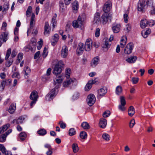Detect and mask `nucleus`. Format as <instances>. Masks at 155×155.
I'll use <instances>...</instances> for the list:
<instances>
[{
  "label": "nucleus",
  "instance_id": "obj_1",
  "mask_svg": "<svg viewBox=\"0 0 155 155\" xmlns=\"http://www.w3.org/2000/svg\"><path fill=\"white\" fill-rule=\"evenodd\" d=\"M64 66L63 62L62 61H60L58 63L55 65L53 71V73L56 76L60 74Z\"/></svg>",
  "mask_w": 155,
  "mask_h": 155
},
{
  "label": "nucleus",
  "instance_id": "obj_2",
  "mask_svg": "<svg viewBox=\"0 0 155 155\" xmlns=\"http://www.w3.org/2000/svg\"><path fill=\"white\" fill-rule=\"evenodd\" d=\"M112 18L111 16L109 14L104 13L101 17V23L103 25H105L108 22H110Z\"/></svg>",
  "mask_w": 155,
  "mask_h": 155
},
{
  "label": "nucleus",
  "instance_id": "obj_3",
  "mask_svg": "<svg viewBox=\"0 0 155 155\" xmlns=\"http://www.w3.org/2000/svg\"><path fill=\"white\" fill-rule=\"evenodd\" d=\"M38 97V96L37 91H33L31 93L30 96V99L32 100L30 104L31 108L36 103V101L37 100Z\"/></svg>",
  "mask_w": 155,
  "mask_h": 155
},
{
  "label": "nucleus",
  "instance_id": "obj_4",
  "mask_svg": "<svg viewBox=\"0 0 155 155\" xmlns=\"http://www.w3.org/2000/svg\"><path fill=\"white\" fill-rule=\"evenodd\" d=\"M95 101L96 98L94 94H91L87 96V102L89 106H92L95 103Z\"/></svg>",
  "mask_w": 155,
  "mask_h": 155
},
{
  "label": "nucleus",
  "instance_id": "obj_5",
  "mask_svg": "<svg viewBox=\"0 0 155 155\" xmlns=\"http://www.w3.org/2000/svg\"><path fill=\"white\" fill-rule=\"evenodd\" d=\"M83 21L82 20L81 18L79 16L77 20L73 21L72 26L75 28L81 27L83 26Z\"/></svg>",
  "mask_w": 155,
  "mask_h": 155
},
{
  "label": "nucleus",
  "instance_id": "obj_6",
  "mask_svg": "<svg viewBox=\"0 0 155 155\" xmlns=\"http://www.w3.org/2000/svg\"><path fill=\"white\" fill-rule=\"evenodd\" d=\"M120 104L118 106V109L122 111H123L126 109L125 105L126 104V101L125 99V97L124 96L120 97Z\"/></svg>",
  "mask_w": 155,
  "mask_h": 155
},
{
  "label": "nucleus",
  "instance_id": "obj_7",
  "mask_svg": "<svg viewBox=\"0 0 155 155\" xmlns=\"http://www.w3.org/2000/svg\"><path fill=\"white\" fill-rule=\"evenodd\" d=\"M133 48V44L132 42L129 43L127 45L124 49V53L127 54H130L132 52Z\"/></svg>",
  "mask_w": 155,
  "mask_h": 155
},
{
  "label": "nucleus",
  "instance_id": "obj_8",
  "mask_svg": "<svg viewBox=\"0 0 155 155\" xmlns=\"http://www.w3.org/2000/svg\"><path fill=\"white\" fill-rule=\"evenodd\" d=\"M112 3L110 1L106 2L104 4L103 7V10L104 13H107L110 11L111 8Z\"/></svg>",
  "mask_w": 155,
  "mask_h": 155
},
{
  "label": "nucleus",
  "instance_id": "obj_9",
  "mask_svg": "<svg viewBox=\"0 0 155 155\" xmlns=\"http://www.w3.org/2000/svg\"><path fill=\"white\" fill-rule=\"evenodd\" d=\"M35 15L34 13H32L31 19L30 28L28 29L27 31V36L28 35V33H30L31 32V29H33L35 25Z\"/></svg>",
  "mask_w": 155,
  "mask_h": 155
},
{
  "label": "nucleus",
  "instance_id": "obj_10",
  "mask_svg": "<svg viewBox=\"0 0 155 155\" xmlns=\"http://www.w3.org/2000/svg\"><path fill=\"white\" fill-rule=\"evenodd\" d=\"M92 41L90 38L87 39L84 47L86 51H89L92 48Z\"/></svg>",
  "mask_w": 155,
  "mask_h": 155
},
{
  "label": "nucleus",
  "instance_id": "obj_11",
  "mask_svg": "<svg viewBox=\"0 0 155 155\" xmlns=\"http://www.w3.org/2000/svg\"><path fill=\"white\" fill-rule=\"evenodd\" d=\"M68 53V49L66 46H64L62 47L61 54V56L63 58L67 57Z\"/></svg>",
  "mask_w": 155,
  "mask_h": 155
},
{
  "label": "nucleus",
  "instance_id": "obj_12",
  "mask_svg": "<svg viewBox=\"0 0 155 155\" xmlns=\"http://www.w3.org/2000/svg\"><path fill=\"white\" fill-rule=\"evenodd\" d=\"M85 49L84 44L82 43H79L77 49V54L79 55L81 54Z\"/></svg>",
  "mask_w": 155,
  "mask_h": 155
},
{
  "label": "nucleus",
  "instance_id": "obj_13",
  "mask_svg": "<svg viewBox=\"0 0 155 155\" xmlns=\"http://www.w3.org/2000/svg\"><path fill=\"white\" fill-rule=\"evenodd\" d=\"M145 5V1L143 0H140L138 4V10L140 12L143 11Z\"/></svg>",
  "mask_w": 155,
  "mask_h": 155
},
{
  "label": "nucleus",
  "instance_id": "obj_14",
  "mask_svg": "<svg viewBox=\"0 0 155 155\" xmlns=\"http://www.w3.org/2000/svg\"><path fill=\"white\" fill-rule=\"evenodd\" d=\"M8 33L6 32L2 33L0 36V47L2 45V43L1 40H3V41L5 42L8 39Z\"/></svg>",
  "mask_w": 155,
  "mask_h": 155
},
{
  "label": "nucleus",
  "instance_id": "obj_15",
  "mask_svg": "<svg viewBox=\"0 0 155 155\" xmlns=\"http://www.w3.org/2000/svg\"><path fill=\"white\" fill-rule=\"evenodd\" d=\"M107 90L106 88H101L98 91L97 97L100 98L104 96L107 93Z\"/></svg>",
  "mask_w": 155,
  "mask_h": 155
},
{
  "label": "nucleus",
  "instance_id": "obj_16",
  "mask_svg": "<svg viewBox=\"0 0 155 155\" xmlns=\"http://www.w3.org/2000/svg\"><path fill=\"white\" fill-rule=\"evenodd\" d=\"M58 92V90L56 89H53L46 96V98L49 97L51 99H52L55 96Z\"/></svg>",
  "mask_w": 155,
  "mask_h": 155
},
{
  "label": "nucleus",
  "instance_id": "obj_17",
  "mask_svg": "<svg viewBox=\"0 0 155 155\" xmlns=\"http://www.w3.org/2000/svg\"><path fill=\"white\" fill-rule=\"evenodd\" d=\"M120 25L119 24L115 23L113 24L112 26V29L114 33H117L120 31Z\"/></svg>",
  "mask_w": 155,
  "mask_h": 155
},
{
  "label": "nucleus",
  "instance_id": "obj_18",
  "mask_svg": "<svg viewBox=\"0 0 155 155\" xmlns=\"http://www.w3.org/2000/svg\"><path fill=\"white\" fill-rule=\"evenodd\" d=\"M11 82L12 80L10 79L2 81L0 85L2 89L4 90L5 86L10 85L11 83Z\"/></svg>",
  "mask_w": 155,
  "mask_h": 155
},
{
  "label": "nucleus",
  "instance_id": "obj_19",
  "mask_svg": "<svg viewBox=\"0 0 155 155\" xmlns=\"http://www.w3.org/2000/svg\"><path fill=\"white\" fill-rule=\"evenodd\" d=\"M100 14L98 12L96 13L94 15V22L95 23L99 24L101 23Z\"/></svg>",
  "mask_w": 155,
  "mask_h": 155
},
{
  "label": "nucleus",
  "instance_id": "obj_20",
  "mask_svg": "<svg viewBox=\"0 0 155 155\" xmlns=\"http://www.w3.org/2000/svg\"><path fill=\"white\" fill-rule=\"evenodd\" d=\"M50 28L48 22H45L44 26V34L45 35H48L50 32Z\"/></svg>",
  "mask_w": 155,
  "mask_h": 155
},
{
  "label": "nucleus",
  "instance_id": "obj_21",
  "mask_svg": "<svg viewBox=\"0 0 155 155\" xmlns=\"http://www.w3.org/2000/svg\"><path fill=\"white\" fill-rule=\"evenodd\" d=\"M99 58L98 57H94L92 60L91 63V66L92 67H95L99 63Z\"/></svg>",
  "mask_w": 155,
  "mask_h": 155
},
{
  "label": "nucleus",
  "instance_id": "obj_22",
  "mask_svg": "<svg viewBox=\"0 0 155 155\" xmlns=\"http://www.w3.org/2000/svg\"><path fill=\"white\" fill-rule=\"evenodd\" d=\"M107 120L105 119L102 118L100 119L99 126L102 128H104L106 126Z\"/></svg>",
  "mask_w": 155,
  "mask_h": 155
},
{
  "label": "nucleus",
  "instance_id": "obj_23",
  "mask_svg": "<svg viewBox=\"0 0 155 155\" xmlns=\"http://www.w3.org/2000/svg\"><path fill=\"white\" fill-rule=\"evenodd\" d=\"M58 39V35L57 34H55L51 41L52 45L53 46H54Z\"/></svg>",
  "mask_w": 155,
  "mask_h": 155
},
{
  "label": "nucleus",
  "instance_id": "obj_24",
  "mask_svg": "<svg viewBox=\"0 0 155 155\" xmlns=\"http://www.w3.org/2000/svg\"><path fill=\"white\" fill-rule=\"evenodd\" d=\"M148 21L146 19H143L140 22V27L143 28H145L148 24Z\"/></svg>",
  "mask_w": 155,
  "mask_h": 155
},
{
  "label": "nucleus",
  "instance_id": "obj_25",
  "mask_svg": "<svg viewBox=\"0 0 155 155\" xmlns=\"http://www.w3.org/2000/svg\"><path fill=\"white\" fill-rule=\"evenodd\" d=\"M137 59V57L136 56H130L126 60V61L130 63H134L136 61Z\"/></svg>",
  "mask_w": 155,
  "mask_h": 155
},
{
  "label": "nucleus",
  "instance_id": "obj_26",
  "mask_svg": "<svg viewBox=\"0 0 155 155\" xmlns=\"http://www.w3.org/2000/svg\"><path fill=\"white\" fill-rule=\"evenodd\" d=\"M16 109V104L12 103L9 106L8 110V112L11 114H13Z\"/></svg>",
  "mask_w": 155,
  "mask_h": 155
},
{
  "label": "nucleus",
  "instance_id": "obj_27",
  "mask_svg": "<svg viewBox=\"0 0 155 155\" xmlns=\"http://www.w3.org/2000/svg\"><path fill=\"white\" fill-rule=\"evenodd\" d=\"M111 45V43L107 40H105L104 42V45L103 46V48L105 51H107L110 47Z\"/></svg>",
  "mask_w": 155,
  "mask_h": 155
},
{
  "label": "nucleus",
  "instance_id": "obj_28",
  "mask_svg": "<svg viewBox=\"0 0 155 155\" xmlns=\"http://www.w3.org/2000/svg\"><path fill=\"white\" fill-rule=\"evenodd\" d=\"M127 38L126 36H123L120 41V45L121 48H124L126 43Z\"/></svg>",
  "mask_w": 155,
  "mask_h": 155
},
{
  "label": "nucleus",
  "instance_id": "obj_29",
  "mask_svg": "<svg viewBox=\"0 0 155 155\" xmlns=\"http://www.w3.org/2000/svg\"><path fill=\"white\" fill-rule=\"evenodd\" d=\"M150 32L151 30L150 29H148L146 31H142L141 32V34L144 38H146L148 35L150 34Z\"/></svg>",
  "mask_w": 155,
  "mask_h": 155
},
{
  "label": "nucleus",
  "instance_id": "obj_30",
  "mask_svg": "<svg viewBox=\"0 0 155 155\" xmlns=\"http://www.w3.org/2000/svg\"><path fill=\"white\" fill-rule=\"evenodd\" d=\"M128 113L130 117H132L134 114L135 111L134 108L133 106H131L129 107Z\"/></svg>",
  "mask_w": 155,
  "mask_h": 155
},
{
  "label": "nucleus",
  "instance_id": "obj_31",
  "mask_svg": "<svg viewBox=\"0 0 155 155\" xmlns=\"http://www.w3.org/2000/svg\"><path fill=\"white\" fill-rule=\"evenodd\" d=\"M72 148L73 152L76 153L78 152L79 150V148L78 144L76 143H73L72 145Z\"/></svg>",
  "mask_w": 155,
  "mask_h": 155
},
{
  "label": "nucleus",
  "instance_id": "obj_32",
  "mask_svg": "<svg viewBox=\"0 0 155 155\" xmlns=\"http://www.w3.org/2000/svg\"><path fill=\"white\" fill-rule=\"evenodd\" d=\"M72 8L74 11H76L78 8V1H74L72 4Z\"/></svg>",
  "mask_w": 155,
  "mask_h": 155
},
{
  "label": "nucleus",
  "instance_id": "obj_33",
  "mask_svg": "<svg viewBox=\"0 0 155 155\" xmlns=\"http://www.w3.org/2000/svg\"><path fill=\"white\" fill-rule=\"evenodd\" d=\"M81 126L85 130L89 129L90 128L88 123L86 122H83L81 124Z\"/></svg>",
  "mask_w": 155,
  "mask_h": 155
},
{
  "label": "nucleus",
  "instance_id": "obj_34",
  "mask_svg": "<svg viewBox=\"0 0 155 155\" xmlns=\"http://www.w3.org/2000/svg\"><path fill=\"white\" fill-rule=\"evenodd\" d=\"M92 81H89L88 83L86 84L85 87V90L86 91H88L91 89L92 87V84H91Z\"/></svg>",
  "mask_w": 155,
  "mask_h": 155
},
{
  "label": "nucleus",
  "instance_id": "obj_35",
  "mask_svg": "<svg viewBox=\"0 0 155 155\" xmlns=\"http://www.w3.org/2000/svg\"><path fill=\"white\" fill-rule=\"evenodd\" d=\"M19 137L21 141H23L26 137V134L25 132H21L19 134Z\"/></svg>",
  "mask_w": 155,
  "mask_h": 155
},
{
  "label": "nucleus",
  "instance_id": "obj_36",
  "mask_svg": "<svg viewBox=\"0 0 155 155\" xmlns=\"http://www.w3.org/2000/svg\"><path fill=\"white\" fill-rule=\"evenodd\" d=\"M73 81L71 79H69L64 82L63 86L64 87H67Z\"/></svg>",
  "mask_w": 155,
  "mask_h": 155
},
{
  "label": "nucleus",
  "instance_id": "obj_37",
  "mask_svg": "<svg viewBox=\"0 0 155 155\" xmlns=\"http://www.w3.org/2000/svg\"><path fill=\"white\" fill-rule=\"evenodd\" d=\"M37 132L40 136H43L47 133L46 131L44 129H41L38 130Z\"/></svg>",
  "mask_w": 155,
  "mask_h": 155
},
{
  "label": "nucleus",
  "instance_id": "obj_38",
  "mask_svg": "<svg viewBox=\"0 0 155 155\" xmlns=\"http://www.w3.org/2000/svg\"><path fill=\"white\" fill-rule=\"evenodd\" d=\"M32 7L31 6H29L26 12V15L27 17H30V14L32 12Z\"/></svg>",
  "mask_w": 155,
  "mask_h": 155
},
{
  "label": "nucleus",
  "instance_id": "obj_39",
  "mask_svg": "<svg viewBox=\"0 0 155 155\" xmlns=\"http://www.w3.org/2000/svg\"><path fill=\"white\" fill-rule=\"evenodd\" d=\"M56 15L55 16L53 17L52 18V21H51V24H52L53 28H54L55 26L56 25L57 21L56 20Z\"/></svg>",
  "mask_w": 155,
  "mask_h": 155
},
{
  "label": "nucleus",
  "instance_id": "obj_40",
  "mask_svg": "<svg viewBox=\"0 0 155 155\" xmlns=\"http://www.w3.org/2000/svg\"><path fill=\"white\" fill-rule=\"evenodd\" d=\"M80 136L81 138L82 139H85L87 137V134L84 131H82L81 132Z\"/></svg>",
  "mask_w": 155,
  "mask_h": 155
},
{
  "label": "nucleus",
  "instance_id": "obj_41",
  "mask_svg": "<svg viewBox=\"0 0 155 155\" xmlns=\"http://www.w3.org/2000/svg\"><path fill=\"white\" fill-rule=\"evenodd\" d=\"M9 8V4L8 2H5L4 5L3 7V10L2 12H6L7 11Z\"/></svg>",
  "mask_w": 155,
  "mask_h": 155
},
{
  "label": "nucleus",
  "instance_id": "obj_42",
  "mask_svg": "<svg viewBox=\"0 0 155 155\" xmlns=\"http://www.w3.org/2000/svg\"><path fill=\"white\" fill-rule=\"evenodd\" d=\"M6 137L5 134H4L1 135L0 136V142H5L6 140Z\"/></svg>",
  "mask_w": 155,
  "mask_h": 155
},
{
  "label": "nucleus",
  "instance_id": "obj_43",
  "mask_svg": "<svg viewBox=\"0 0 155 155\" xmlns=\"http://www.w3.org/2000/svg\"><path fill=\"white\" fill-rule=\"evenodd\" d=\"M122 91V89L121 87L120 86H117L116 88V92L117 94H120Z\"/></svg>",
  "mask_w": 155,
  "mask_h": 155
},
{
  "label": "nucleus",
  "instance_id": "obj_44",
  "mask_svg": "<svg viewBox=\"0 0 155 155\" xmlns=\"http://www.w3.org/2000/svg\"><path fill=\"white\" fill-rule=\"evenodd\" d=\"M11 49L10 48H8L6 52L5 57V59L6 60H7L11 54Z\"/></svg>",
  "mask_w": 155,
  "mask_h": 155
},
{
  "label": "nucleus",
  "instance_id": "obj_45",
  "mask_svg": "<svg viewBox=\"0 0 155 155\" xmlns=\"http://www.w3.org/2000/svg\"><path fill=\"white\" fill-rule=\"evenodd\" d=\"M76 134V131L74 128H71L69 131V135L70 136H72L75 135Z\"/></svg>",
  "mask_w": 155,
  "mask_h": 155
},
{
  "label": "nucleus",
  "instance_id": "obj_46",
  "mask_svg": "<svg viewBox=\"0 0 155 155\" xmlns=\"http://www.w3.org/2000/svg\"><path fill=\"white\" fill-rule=\"evenodd\" d=\"M103 138L106 141L109 140H110V136L107 134H104L102 135Z\"/></svg>",
  "mask_w": 155,
  "mask_h": 155
},
{
  "label": "nucleus",
  "instance_id": "obj_47",
  "mask_svg": "<svg viewBox=\"0 0 155 155\" xmlns=\"http://www.w3.org/2000/svg\"><path fill=\"white\" fill-rule=\"evenodd\" d=\"M59 6L60 11L62 12H64L66 8V7H65L64 4L62 2H60Z\"/></svg>",
  "mask_w": 155,
  "mask_h": 155
},
{
  "label": "nucleus",
  "instance_id": "obj_48",
  "mask_svg": "<svg viewBox=\"0 0 155 155\" xmlns=\"http://www.w3.org/2000/svg\"><path fill=\"white\" fill-rule=\"evenodd\" d=\"M13 59L11 58H10L9 60L7 61L6 62V66L8 67H9L12 64L13 62Z\"/></svg>",
  "mask_w": 155,
  "mask_h": 155
},
{
  "label": "nucleus",
  "instance_id": "obj_49",
  "mask_svg": "<svg viewBox=\"0 0 155 155\" xmlns=\"http://www.w3.org/2000/svg\"><path fill=\"white\" fill-rule=\"evenodd\" d=\"M110 113L109 111L106 110L104 112L103 114V116L104 117H108L110 116Z\"/></svg>",
  "mask_w": 155,
  "mask_h": 155
},
{
  "label": "nucleus",
  "instance_id": "obj_50",
  "mask_svg": "<svg viewBox=\"0 0 155 155\" xmlns=\"http://www.w3.org/2000/svg\"><path fill=\"white\" fill-rule=\"evenodd\" d=\"M36 40L35 38H32L31 40L30 44L32 45V46L35 47L36 45Z\"/></svg>",
  "mask_w": 155,
  "mask_h": 155
},
{
  "label": "nucleus",
  "instance_id": "obj_51",
  "mask_svg": "<svg viewBox=\"0 0 155 155\" xmlns=\"http://www.w3.org/2000/svg\"><path fill=\"white\" fill-rule=\"evenodd\" d=\"M48 52L46 47H45L42 53V57L44 58H45L47 56Z\"/></svg>",
  "mask_w": 155,
  "mask_h": 155
},
{
  "label": "nucleus",
  "instance_id": "obj_52",
  "mask_svg": "<svg viewBox=\"0 0 155 155\" xmlns=\"http://www.w3.org/2000/svg\"><path fill=\"white\" fill-rule=\"evenodd\" d=\"M31 44H30L29 45L25 47V49L26 51H28V50H27V49H28V50L31 51H32L33 50V48L34 47L33 46H31Z\"/></svg>",
  "mask_w": 155,
  "mask_h": 155
},
{
  "label": "nucleus",
  "instance_id": "obj_53",
  "mask_svg": "<svg viewBox=\"0 0 155 155\" xmlns=\"http://www.w3.org/2000/svg\"><path fill=\"white\" fill-rule=\"evenodd\" d=\"M25 74L27 75L30 72V69L28 66H25L24 69Z\"/></svg>",
  "mask_w": 155,
  "mask_h": 155
},
{
  "label": "nucleus",
  "instance_id": "obj_54",
  "mask_svg": "<svg viewBox=\"0 0 155 155\" xmlns=\"http://www.w3.org/2000/svg\"><path fill=\"white\" fill-rule=\"evenodd\" d=\"M59 124L60 125V127L61 128L64 129L66 127V124L62 121H60Z\"/></svg>",
  "mask_w": 155,
  "mask_h": 155
},
{
  "label": "nucleus",
  "instance_id": "obj_55",
  "mask_svg": "<svg viewBox=\"0 0 155 155\" xmlns=\"http://www.w3.org/2000/svg\"><path fill=\"white\" fill-rule=\"evenodd\" d=\"M10 126V124H7L5 125L2 127L3 130L4 132Z\"/></svg>",
  "mask_w": 155,
  "mask_h": 155
},
{
  "label": "nucleus",
  "instance_id": "obj_56",
  "mask_svg": "<svg viewBox=\"0 0 155 155\" xmlns=\"http://www.w3.org/2000/svg\"><path fill=\"white\" fill-rule=\"evenodd\" d=\"M12 78H20V76L18 72H16L14 73L12 75Z\"/></svg>",
  "mask_w": 155,
  "mask_h": 155
},
{
  "label": "nucleus",
  "instance_id": "obj_57",
  "mask_svg": "<svg viewBox=\"0 0 155 155\" xmlns=\"http://www.w3.org/2000/svg\"><path fill=\"white\" fill-rule=\"evenodd\" d=\"M71 70L70 69H68L66 70L65 72V76L67 78H68L70 75Z\"/></svg>",
  "mask_w": 155,
  "mask_h": 155
},
{
  "label": "nucleus",
  "instance_id": "obj_58",
  "mask_svg": "<svg viewBox=\"0 0 155 155\" xmlns=\"http://www.w3.org/2000/svg\"><path fill=\"white\" fill-rule=\"evenodd\" d=\"M139 78H138L133 77L132 78V81L134 84H137L138 82Z\"/></svg>",
  "mask_w": 155,
  "mask_h": 155
},
{
  "label": "nucleus",
  "instance_id": "obj_59",
  "mask_svg": "<svg viewBox=\"0 0 155 155\" xmlns=\"http://www.w3.org/2000/svg\"><path fill=\"white\" fill-rule=\"evenodd\" d=\"M23 54L22 53H19L18 55L17 58L19 62L23 58Z\"/></svg>",
  "mask_w": 155,
  "mask_h": 155
},
{
  "label": "nucleus",
  "instance_id": "obj_60",
  "mask_svg": "<svg viewBox=\"0 0 155 155\" xmlns=\"http://www.w3.org/2000/svg\"><path fill=\"white\" fill-rule=\"evenodd\" d=\"M7 24L5 22L3 23L2 26L1 28L2 30L5 31L6 29Z\"/></svg>",
  "mask_w": 155,
  "mask_h": 155
},
{
  "label": "nucleus",
  "instance_id": "obj_61",
  "mask_svg": "<svg viewBox=\"0 0 155 155\" xmlns=\"http://www.w3.org/2000/svg\"><path fill=\"white\" fill-rule=\"evenodd\" d=\"M128 16L127 14H125L124 15V21L126 23H127L128 21Z\"/></svg>",
  "mask_w": 155,
  "mask_h": 155
},
{
  "label": "nucleus",
  "instance_id": "obj_62",
  "mask_svg": "<svg viewBox=\"0 0 155 155\" xmlns=\"http://www.w3.org/2000/svg\"><path fill=\"white\" fill-rule=\"evenodd\" d=\"M135 120L134 119L131 120L130 122L129 126L130 127L132 128L133 127L135 124Z\"/></svg>",
  "mask_w": 155,
  "mask_h": 155
},
{
  "label": "nucleus",
  "instance_id": "obj_63",
  "mask_svg": "<svg viewBox=\"0 0 155 155\" xmlns=\"http://www.w3.org/2000/svg\"><path fill=\"white\" fill-rule=\"evenodd\" d=\"M5 150V148L3 145L0 144V151H1L2 153H4Z\"/></svg>",
  "mask_w": 155,
  "mask_h": 155
},
{
  "label": "nucleus",
  "instance_id": "obj_64",
  "mask_svg": "<svg viewBox=\"0 0 155 155\" xmlns=\"http://www.w3.org/2000/svg\"><path fill=\"white\" fill-rule=\"evenodd\" d=\"M100 35V29L97 28L95 32V36L97 37H98Z\"/></svg>",
  "mask_w": 155,
  "mask_h": 155
}]
</instances>
